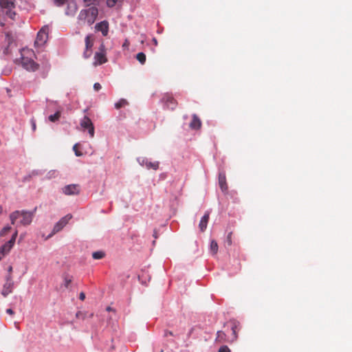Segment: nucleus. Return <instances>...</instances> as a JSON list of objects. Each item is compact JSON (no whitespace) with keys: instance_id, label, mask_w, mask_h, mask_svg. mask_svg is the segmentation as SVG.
I'll return each mask as SVG.
<instances>
[{"instance_id":"31","label":"nucleus","mask_w":352,"mask_h":352,"mask_svg":"<svg viewBox=\"0 0 352 352\" xmlns=\"http://www.w3.org/2000/svg\"><path fill=\"white\" fill-rule=\"evenodd\" d=\"M54 1H55V3L56 4V6H61L63 4H65L66 0H54Z\"/></svg>"},{"instance_id":"29","label":"nucleus","mask_w":352,"mask_h":352,"mask_svg":"<svg viewBox=\"0 0 352 352\" xmlns=\"http://www.w3.org/2000/svg\"><path fill=\"white\" fill-rule=\"evenodd\" d=\"M218 352H231V351L228 346L223 345L219 349Z\"/></svg>"},{"instance_id":"40","label":"nucleus","mask_w":352,"mask_h":352,"mask_svg":"<svg viewBox=\"0 0 352 352\" xmlns=\"http://www.w3.org/2000/svg\"><path fill=\"white\" fill-rule=\"evenodd\" d=\"M153 42L154 43V44H155V45H157V39H156L155 38H153Z\"/></svg>"},{"instance_id":"27","label":"nucleus","mask_w":352,"mask_h":352,"mask_svg":"<svg viewBox=\"0 0 352 352\" xmlns=\"http://www.w3.org/2000/svg\"><path fill=\"white\" fill-rule=\"evenodd\" d=\"M78 144H74V146H73V150H74V153H75V155H76V156H78V157H79V156H82V153L80 151H78Z\"/></svg>"},{"instance_id":"19","label":"nucleus","mask_w":352,"mask_h":352,"mask_svg":"<svg viewBox=\"0 0 352 352\" xmlns=\"http://www.w3.org/2000/svg\"><path fill=\"white\" fill-rule=\"evenodd\" d=\"M165 102L166 106L171 109L176 107V101L173 97L167 96Z\"/></svg>"},{"instance_id":"6","label":"nucleus","mask_w":352,"mask_h":352,"mask_svg":"<svg viewBox=\"0 0 352 352\" xmlns=\"http://www.w3.org/2000/svg\"><path fill=\"white\" fill-rule=\"evenodd\" d=\"M106 62H107V58L106 57L105 47L104 45L102 43L98 49V52L95 53L94 65L95 66L100 65Z\"/></svg>"},{"instance_id":"26","label":"nucleus","mask_w":352,"mask_h":352,"mask_svg":"<svg viewBox=\"0 0 352 352\" xmlns=\"http://www.w3.org/2000/svg\"><path fill=\"white\" fill-rule=\"evenodd\" d=\"M146 166L148 168H153V169L155 170H157L159 167V162H149L148 164H146Z\"/></svg>"},{"instance_id":"1","label":"nucleus","mask_w":352,"mask_h":352,"mask_svg":"<svg viewBox=\"0 0 352 352\" xmlns=\"http://www.w3.org/2000/svg\"><path fill=\"white\" fill-rule=\"evenodd\" d=\"M36 210V208H35L32 211L15 210L12 212L10 214L11 223L14 225L16 220L18 219H21L19 224L24 226L30 225L32 221Z\"/></svg>"},{"instance_id":"25","label":"nucleus","mask_w":352,"mask_h":352,"mask_svg":"<svg viewBox=\"0 0 352 352\" xmlns=\"http://www.w3.org/2000/svg\"><path fill=\"white\" fill-rule=\"evenodd\" d=\"M11 230V227L9 226H5L1 231H0V236H3L6 234H7Z\"/></svg>"},{"instance_id":"28","label":"nucleus","mask_w":352,"mask_h":352,"mask_svg":"<svg viewBox=\"0 0 352 352\" xmlns=\"http://www.w3.org/2000/svg\"><path fill=\"white\" fill-rule=\"evenodd\" d=\"M121 0H107V4L109 7H113L118 1Z\"/></svg>"},{"instance_id":"15","label":"nucleus","mask_w":352,"mask_h":352,"mask_svg":"<svg viewBox=\"0 0 352 352\" xmlns=\"http://www.w3.org/2000/svg\"><path fill=\"white\" fill-rule=\"evenodd\" d=\"M219 184L223 192H226L228 190V185L226 183V175L220 173L219 175Z\"/></svg>"},{"instance_id":"16","label":"nucleus","mask_w":352,"mask_h":352,"mask_svg":"<svg viewBox=\"0 0 352 352\" xmlns=\"http://www.w3.org/2000/svg\"><path fill=\"white\" fill-rule=\"evenodd\" d=\"M209 216V212H206L199 222V228L201 232H204L207 228Z\"/></svg>"},{"instance_id":"5","label":"nucleus","mask_w":352,"mask_h":352,"mask_svg":"<svg viewBox=\"0 0 352 352\" xmlns=\"http://www.w3.org/2000/svg\"><path fill=\"white\" fill-rule=\"evenodd\" d=\"M0 51L3 50V53L8 54V47L13 42V37L10 32H0Z\"/></svg>"},{"instance_id":"17","label":"nucleus","mask_w":352,"mask_h":352,"mask_svg":"<svg viewBox=\"0 0 352 352\" xmlns=\"http://www.w3.org/2000/svg\"><path fill=\"white\" fill-rule=\"evenodd\" d=\"M189 126L192 129H199L201 127V122L197 115L194 114L192 116V121Z\"/></svg>"},{"instance_id":"24","label":"nucleus","mask_w":352,"mask_h":352,"mask_svg":"<svg viewBox=\"0 0 352 352\" xmlns=\"http://www.w3.org/2000/svg\"><path fill=\"white\" fill-rule=\"evenodd\" d=\"M104 253L102 251L94 252L92 254V257L94 259H101L104 256Z\"/></svg>"},{"instance_id":"39","label":"nucleus","mask_w":352,"mask_h":352,"mask_svg":"<svg viewBox=\"0 0 352 352\" xmlns=\"http://www.w3.org/2000/svg\"><path fill=\"white\" fill-rule=\"evenodd\" d=\"M32 129L34 131L36 130V124H35V122L34 121H32Z\"/></svg>"},{"instance_id":"11","label":"nucleus","mask_w":352,"mask_h":352,"mask_svg":"<svg viewBox=\"0 0 352 352\" xmlns=\"http://www.w3.org/2000/svg\"><path fill=\"white\" fill-rule=\"evenodd\" d=\"M80 126L84 129H88V133L91 138H94V124L87 116H84V118L80 121Z\"/></svg>"},{"instance_id":"7","label":"nucleus","mask_w":352,"mask_h":352,"mask_svg":"<svg viewBox=\"0 0 352 352\" xmlns=\"http://www.w3.org/2000/svg\"><path fill=\"white\" fill-rule=\"evenodd\" d=\"M18 231L16 230L14 233L12 234L10 241H8L6 243H5L3 246L0 248V261L4 256H6L10 252V250L12 249L15 243Z\"/></svg>"},{"instance_id":"44","label":"nucleus","mask_w":352,"mask_h":352,"mask_svg":"<svg viewBox=\"0 0 352 352\" xmlns=\"http://www.w3.org/2000/svg\"><path fill=\"white\" fill-rule=\"evenodd\" d=\"M107 311H110V310H111V307H107Z\"/></svg>"},{"instance_id":"20","label":"nucleus","mask_w":352,"mask_h":352,"mask_svg":"<svg viewBox=\"0 0 352 352\" xmlns=\"http://www.w3.org/2000/svg\"><path fill=\"white\" fill-rule=\"evenodd\" d=\"M136 59L142 64L144 65L146 63V55L143 52H139L136 54Z\"/></svg>"},{"instance_id":"22","label":"nucleus","mask_w":352,"mask_h":352,"mask_svg":"<svg viewBox=\"0 0 352 352\" xmlns=\"http://www.w3.org/2000/svg\"><path fill=\"white\" fill-rule=\"evenodd\" d=\"M129 102L125 99H120L118 102L115 104V107L118 109L128 105Z\"/></svg>"},{"instance_id":"30","label":"nucleus","mask_w":352,"mask_h":352,"mask_svg":"<svg viewBox=\"0 0 352 352\" xmlns=\"http://www.w3.org/2000/svg\"><path fill=\"white\" fill-rule=\"evenodd\" d=\"M64 281H65V286L66 287H68L69 284L72 283V279L69 278V277L67 276H65V279H64Z\"/></svg>"},{"instance_id":"3","label":"nucleus","mask_w":352,"mask_h":352,"mask_svg":"<svg viewBox=\"0 0 352 352\" xmlns=\"http://www.w3.org/2000/svg\"><path fill=\"white\" fill-rule=\"evenodd\" d=\"M34 55L32 51L23 50L21 52V60H16L26 70L30 72H35L38 69L39 65L34 61L31 56Z\"/></svg>"},{"instance_id":"37","label":"nucleus","mask_w":352,"mask_h":352,"mask_svg":"<svg viewBox=\"0 0 352 352\" xmlns=\"http://www.w3.org/2000/svg\"><path fill=\"white\" fill-rule=\"evenodd\" d=\"M94 88H102V86L99 82H96L94 85Z\"/></svg>"},{"instance_id":"12","label":"nucleus","mask_w":352,"mask_h":352,"mask_svg":"<svg viewBox=\"0 0 352 352\" xmlns=\"http://www.w3.org/2000/svg\"><path fill=\"white\" fill-rule=\"evenodd\" d=\"M14 286V283L12 280L11 275H9L6 278V283L3 285L1 294L6 297L8 294H11L12 292V289Z\"/></svg>"},{"instance_id":"21","label":"nucleus","mask_w":352,"mask_h":352,"mask_svg":"<svg viewBox=\"0 0 352 352\" xmlns=\"http://www.w3.org/2000/svg\"><path fill=\"white\" fill-rule=\"evenodd\" d=\"M210 249V252L213 254H215L217 253V252H218V244H217L216 241H214V240L211 241Z\"/></svg>"},{"instance_id":"38","label":"nucleus","mask_w":352,"mask_h":352,"mask_svg":"<svg viewBox=\"0 0 352 352\" xmlns=\"http://www.w3.org/2000/svg\"><path fill=\"white\" fill-rule=\"evenodd\" d=\"M6 313L10 314V315H13L14 314V311L12 309H8L6 310Z\"/></svg>"},{"instance_id":"8","label":"nucleus","mask_w":352,"mask_h":352,"mask_svg":"<svg viewBox=\"0 0 352 352\" xmlns=\"http://www.w3.org/2000/svg\"><path fill=\"white\" fill-rule=\"evenodd\" d=\"M72 218V216L69 214L61 218L54 226L52 232L46 238V239L50 238L52 235L60 231L67 224Z\"/></svg>"},{"instance_id":"9","label":"nucleus","mask_w":352,"mask_h":352,"mask_svg":"<svg viewBox=\"0 0 352 352\" xmlns=\"http://www.w3.org/2000/svg\"><path fill=\"white\" fill-rule=\"evenodd\" d=\"M0 6L6 10V14L10 19H14L16 14L12 9L14 8V0H0Z\"/></svg>"},{"instance_id":"33","label":"nucleus","mask_w":352,"mask_h":352,"mask_svg":"<svg viewBox=\"0 0 352 352\" xmlns=\"http://www.w3.org/2000/svg\"><path fill=\"white\" fill-rule=\"evenodd\" d=\"M93 1L94 0H84L85 5L86 6H89L90 5H91L93 3Z\"/></svg>"},{"instance_id":"34","label":"nucleus","mask_w":352,"mask_h":352,"mask_svg":"<svg viewBox=\"0 0 352 352\" xmlns=\"http://www.w3.org/2000/svg\"><path fill=\"white\" fill-rule=\"evenodd\" d=\"M79 298L80 300H84L85 299V294L84 292H81L80 293V295H79Z\"/></svg>"},{"instance_id":"18","label":"nucleus","mask_w":352,"mask_h":352,"mask_svg":"<svg viewBox=\"0 0 352 352\" xmlns=\"http://www.w3.org/2000/svg\"><path fill=\"white\" fill-rule=\"evenodd\" d=\"M86 51L84 53L85 57L88 58L90 54H87V52L91 49L94 45L93 41L91 39V35H87L85 39Z\"/></svg>"},{"instance_id":"10","label":"nucleus","mask_w":352,"mask_h":352,"mask_svg":"<svg viewBox=\"0 0 352 352\" xmlns=\"http://www.w3.org/2000/svg\"><path fill=\"white\" fill-rule=\"evenodd\" d=\"M47 32V27H43L41 28V30L37 34L36 38L34 43L35 45H36L37 47H41L46 43L48 38Z\"/></svg>"},{"instance_id":"32","label":"nucleus","mask_w":352,"mask_h":352,"mask_svg":"<svg viewBox=\"0 0 352 352\" xmlns=\"http://www.w3.org/2000/svg\"><path fill=\"white\" fill-rule=\"evenodd\" d=\"M232 234V232H230L228 234V236H227V241H228V243L229 245H230L232 244V239H231Z\"/></svg>"},{"instance_id":"41","label":"nucleus","mask_w":352,"mask_h":352,"mask_svg":"<svg viewBox=\"0 0 352 352\" xmlns=\"http://www.w3.org/2000/svg\"><path fill=\"white\" fill-rule=\"evenodd\" d=\"M12 266H10V267H9V268H8V272H9L10 273H11V272H12Z\"/></svg>"},{"instance_id":"43","label":"nucleus","mask_w":352,"mask_h":352,"mask_svg":"<svg viewBox=\"0 0 352 352\" xmlns=\"http://www.w3.org/2000/svg\"><path fill=\"white\" fill-rule=\"evenodd\" d=\"M10 89H7V93L8 95L10 94Z\"/></svg>"},{"instance_id":"4","label":"nucleus","mask_w":352,"mask_h":352,"mask_svg":"<svg viewBox=\"0 0 352 352\" xmlns=\"http://www.w3.org/2000/svg\"><path fill=\"white\" fill-rule=\"evenodd\" d=\"M236 325L234 324L232 328V336H227L226 333L223 331H218L217 333V337L215 338V342L217 343H223V342H228L232 343L237 339V333L236 331Z\"/></svg>"},{"instance_id":"35","label":"nucleus","mask_w":352,"mask_h":352,"mask_svg":"<svg viewBox=\"0 0 352 352\" xmlns=\"http://www.w3.org/2000/svg\"><path fill=\"white\" fill-rule=\"evenodd\" d=\"M173 332L172 331H166L164 332V336L165 337H168V336H173Z\"/></svg>"},{"instance_id":"42","label":"nucleus","mask_w":352,"mask_h":352,"mask_svg":"<svg viewBox=\"0 0 352 352\" xmlns=\"http://www.w3.org/2000/svg\"><path fill=\"white\" fill-rule=\"evenodd\" d=\"M3 212V208L0 206V214H1Z\"/></svg>"},{"instance_id":"36","label":"nucleus","mask_w":352,"mask_h":352,"mask_svg":"<svg viewBox=\"0 0 352 352\" xmlns=\"http://www.w3.org/2000/svg\"><path fill=\"white\" fill-rule=\"evenodd\" d=\"M129 45V42L128 40H126L124 44L122 45L123 47H128Z\"/></svg>"},{"instance_id":"23","label":"nucleus","mask_w":352,"mask_h":352,"mask_svg":"<svg viewBox=\"0 0 352 352\" xmlns=\"http://www.w3.org/2000/svg\"><path fill=\"white\" fill-rule=\"evenodd\" d=\"M60 111H57L54 115H51L49 116V120L52 122H54L57 120H59L60 117Z\"/></svg>"},{"instance_id":"13","label":"nucleus","mask_w":352,"mask_h":352,"mask_svg":"<svg viewBox=\"0 0 352 352\" xmlns=\"http://www.w3.org/2000/svg\"><path fill=\"white\" fill-rule=\"evenodd\" d=\"M63 192L67 195H78L80 192V188L77 184H69L63 188Z\"/></svg>"},{"instance_id":"2","label":"nucleus","mask_w":352,"mask_h":352,"mask_svg":"<svg viewBox=\"0 0 352 352\" xmlns=\"http://www.w3.org/2000/svg\"><path fill=\"white\" fill-rule=\"evenodd\" d=\"M98 14V10L95 6L82 10L78 16V23L80 25H85V23L91 25L95 22Z\"/></svg>"},{"instance_id":"14","label":"nucleus","mask_w":352,"mask_h":352,"mask_svg":"<svg viewBox=\"0 0 352 352\" xmlns=\"http://www.w3.org/2000/svg\"><path fill=\"white\" fill-rule=\"evenodd\" d=\"M96 30L100 32L104 36H107L109 33V23L107 21H102L98 23L95 26Z\"/></svg>"}]
</instances>
